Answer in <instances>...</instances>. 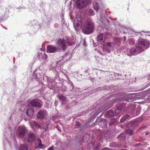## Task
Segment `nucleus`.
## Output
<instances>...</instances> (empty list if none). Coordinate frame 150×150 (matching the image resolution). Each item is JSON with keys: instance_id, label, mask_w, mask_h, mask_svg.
I'll return each instance as SVG.
<instances>
[{"instance_id": "23", "label": "nucleus", "mask_w": 150, "mask_h": 150, "mask_svg": "<svg viewBox=\"0 0 150 150\" xmlns=\"http://www.w3.org/2000/svg\"><path fill=\"white\" fill-rule=\"evenodd\" d=\"M58 98L59 100L63 101H66V97L63 95H61L58 96Z\"/></svg>"}, {"instance_id": "2", "label": "nucleus", "mask_w": 150, "mask_h": 150, "mask_svg": "<svg viewBox=\"0 0 150 150\" xmlns=\"http://www.w3.org/2000/svg\"><path fill=\"white\" fill-rule=\"evenodd\" d=\"M150 45V42L147 40H139L135 45L138 53L144 51L145 49L149 47Z\"/></svg>"}, {"instance_id": "26", "label": "nucleus", "mask_w": 150, "mask_h": 150, "mask_svg": "<svg viewBox=\"0 0 150 150\" xmlns=\"http://www.w3.org/2000/svg\"><path fill=\"white\" fill-rule=\"evenodd\" d=\"M89 14L90 16H92L94 15L93 11L91 9H89L88 11Z\"/></svg>"}, {"instance_id": "1", "label": "nucleus", "mask_w": 150, "mask_h": 150, "mask_svg": "<svg viewBox=\"0 0 150 150\" xmlns=\"http://www.w3.org/2000/svg\"><path fill=\"white\" fill-rule=\"evenodd\" d=\"M76 18L77 21H75L74 24L77 28L81 27L83 31L88 33H91L93 32L95 28L94 24L91 18H87L83 23V19L81 16H77Z\"/></svg>"}, {"instance_id": "5", "label": "nucleus", "mask_w": 150, "mask_h": 150, "mask_svg": "<svg viewBox=\"0 0 150 150\" xmlns=\"http://www.w3.org/2000/svg\"><path fill=\"white\" fill-rule=\"evenodd\" d=\"M90 2V0H82V1H78L76 4L78 8H82L88 5Z\"/></svg>"}, {"instance_id": "7", "label": "nucleus", "mask_w": 150, "mask_h": 150, "mask_svg": "<svg viewBox=\"0 0 150 150\" xmlns=\"http://www.w3.org/2000/svg\"><path fill=\"white\" fill-rule=\"evenodd\" d=\"M38 99H34L32 100L29 103L32 106L40 108L41 107L42 105L41 103L38 101Z\"/></svg>"}, {"instance_id": "4", "label": "nucleus", "mask_w": 150, "mask_h": 150, "mask_svg": "<svg viewBox=\"0 0 150 150\" xmlns=\"http://www.w3.org/2000/svg\"><path fill=\"white\" fill-rule=\"evenodd\" d=\"M106 36V35L103 34H101L98 35L97 38L98 44L104 45Z\"/></svg>"}, {"instance_id": "6", "label": "nucleus", "mask_w": 150, "mask_h": 150, "mask_svg": "<svg viewBox=\"0 0 150 150\" xmlns=\"http://www.w3.org/2000/svg\"><path fill=\"white\" fill-rule=\"evenodd\" d=\"M36 136L32 132L29 133L27 135L25 139L29 143L33 142H34Z\"/></svg>"}, {"instance_id": "21", "label": "nucleus", "mask_w": 150, "mask_h": 150, "mask_svg": "<svg viewBox=\"0 0 150 150\" xmlns=\"http://www.w3.org/2000/svg\"><path fill=\"white\" fill-rule=\"evenodd\" d=\"M67 42L69 46H71L74 44V41L73 39H70L69 38H67Z\"/></svg>"}, {"instance_id": "12", "label": "nucleus", "mask_w": 150, "mask_h": 150, "mask_svg": "<svg viewBox=\"0 0 150 150\" xmlns=\"http://www.w3.org/2000/svg\"><path fill=\"white\" fill-rule=\"evenodd\" d=\"M29 147L26 144H22L20 145L19 150H32L30 149H28Z\"/></svg>"}, {"instance_id": "32", "label": "nucleus", "mask_w": 150, "mask_h": 150, "mask_svg": "<svg viewBox=\"0 0 150 150\" xmlns=\"http://www.w3.org/2000/svg\"><path fill=\"white\" fill-rule=\"evenodd\" d=\"M34 125L38 127H40L39 125L35 122H33Z\"/></svg>"}, {"instance_id": "20", "label": "nucleus", "mask_w": 150, "mask_h": 150, "mask_svg": "<svg viewBox=\"0 0 150 150\" xmlns=\"http://www.w3.org/2000/svg\"><path fill=\"white\" fill-rule=\"evenodd\" d=\"M125 137V134H124L122 133L120 135L118 136V139L120 141H122L124 139Z\"/></svg>"}, {"instance_id": "35", "label": "nucleus", "mask_w": 150, "mask_h": 150, "mask_svg": "<svg viewBox=\"0 0 150 150\" xmlns=\"http://www.w3.org/2000/svg\"><path fill=\"white\" fill-rule=\"evenodd\" d=\"M48 150H54V147L53 146H51L48 149Z\"/></svg>"}, {"instance_id": "22", "label": "nucleus", "mask_w": 150, "mask_h": 150, "mask_svg": "<svg viewBox=\"0 0 150 150\" xmlns=\"http://www.w3.org/2000/svg\"><path fill=\"white\" fill-rule=\"evenodd\" d=\"M93 5L94 9L97 11L99 8V4L97 3L94 2L93 3Z\"/></svg>"}, {"instance_id": "13", "label": "nucleus", "mask_w": 150, "mask_h": 150, "mask_svg": "<svg viewBox=\"0 0 150 150\" xmlns=\"http://www.w3.org/2000/svg\"><path fill=\"white\" fill-rule=\"evenodd\" d=\"M34 112V109L30 108L28 109L27 110L26 112V114L28 116L30 117L33 115Z\"/></svg>"}, {"instance_id": "19", "label": "nucleus", "mask_w": 150, "mask_h": 150, "mask_svg": "<svg viewBox=\"0 0 150 150\" xmlns=\"http://www.w3.org/2000/svg\"><path fill=\"white\" fill-rule=\"evenodd\" d=\"M125 132L129 135L131 136L133 135L134 131L130 129H126L125 131Z\"/></svg>"}, {"instance_id": "30", "label": "nucleus", "mask_w": 150, "mask_h": 150, "mask_svg": "<svg viewBox=\"0 0 150 150\" xmlns=\"http://www.w3.org/2000/svg\"><path fill=\"white\" fill-rule=\"evenodd\" d=\"M146 128L145 126H143L139 128V129L137 130V132L139 131H141Z\"/></svg>"}, {"instance_id": "34", "label": "nucleus", "mask_w": 150, "mask_h": 150, "mask_svg": "<svg viewBox=\"0 0 150 150\" xmlns=\"http://www.w3.org/2000/svg\"><path fill=\"white\" fill-rule=\"evenodd\" d=\"M58 103V101L57 100H55L54 102V104L55 106H57Z\"/></svg>"}, {"instance_id": "10", "label": "nucleus", "mask_w": 150, "mask_h": 150, "mask_svg": "<svg viewBox=\"0 0 150 150\" xmlns=\"http://www.w3.org/2000/svg\"><path fill=\"white\" fill-rule=\"evenodd\" d=\"M137 52L136 48L129 49L128 50L127 54L129 56H131L134 55Z\"/></svg>"}, {"instance_id": "18", "label": "nucleus", "mask_w": 150, "mask_h": 150, "mask_svg": "<svg viewBox=\"0 0 150 150\" xmlns=\"http://www.w3.org/2000/svg\"><path fill=\"white\" fill-rule=\"evenodd\" d=\"M129 115L126 114L124 115L123 117H122L120 120V121L121 122H123L124 121L126 120L127 119L129 120Z\"/></svg>"}, {"instance_id": "24", "label": "nucleus", "mask_w": 150, "mask_h": 150, "mask_svg": "<svg viewBox=\"0 0 150 150\" xmlns=\"http://www.w3.org/2000/svg\"><path fill=\"white\" fill-rule=\"evenodd\" d=\"M38 147H40L41 148H42V146H44V145L43 144H42V141L41 139L39 138L38 139Z\"/></svg>"}, {"instance_id": "3", "label": "nucleus", "mask_w": 150, "mask_h": 150, "mask_svg": "<svg viewBox=\"0 0 150 150\" xmlns=\"http://www.w3.org/2000/svg\"><path fill=\"white\" fill-rule=\"evenodd\" d=\"M56 44L64 51L67 49L66 41L64 39H59L57 42Z\"/></svg>"}, {"instance_id": "15", "label": "nucleus", "mask_w": 150, "mask_h": 150, "mask_svg": "<svg viewBox=\"0 0 150 150\" xmlns=\"http://www.w3.org/2000/svg\"><path fill=\"white\" fill-rule=\"evenodd\" d=\"M38 57L40 58L46 59L47 58V56L45 53L39 52L38 53Z\"/></svg>"}, {"instance_id": "16", "label": "nucleus", "mask_w": 150, "mask_h": 150, "mask_svg": "<svg viewBox=\"0 0 150 150\" xmlns=\"http://www.w3.org/2000/svg\"><path fill=\"white\" fill-rule=\"evenodd\" d=\"M101 122L100 123H101L100 124L102 128H105L107 127V122L106 120L104 119H103L102 120L100 121Z\"/></svg>"}, {"instance_id": "28", "label": "nucleus", "mask_w": 150, "mask_h": 150, "mask_svg": "<svg viewBox=\"0 0 150 150\" xmlns=\"http://www.w3.org/2000/svg\"><path fill=\"white\" fill-rule=\"evenodd\" d=\"M113 45V43L112 42H108L107 44V45L109 47H112V46Z\"/></svg>"}, {"instance_id": "31", "label": "nucleus", "mask_w": 150, "mask_h": 150, "mask_svg": "<svg viewBox=\"0 0 150 150\" xmlns=\"http://www.w3.org/2000/svg\"><path fill=\"white\" fill-rule=\"evenodd\" d=\"M80 123L79 122H76V127L77 128L79 127L80 126Z\"/></svg>"}, {"instance_id": "17", "label": "nucleus", "mask_w": 150, "mask_h": 150, "mask_svg": "<svg viewBox=\"0 0 150 150\" xmlns=\"http://www.w3.org/2000/svg\"><path fill=\"white\" fill-rule=\"evenodd\" d=\"M106 115L107 117L109 118L114 116L113 112L112 110H109L107 111Z\"/></svg>"}, {"instance_id": "29", "label": "nucleus", "mask_w": 150, "mask_h": 150, "mask_svg": "<svg viewBox=\"0 0 150 150\" xmlns=\"http://www.w3.org/2000/svg\"><path fill=\"white\" fill-rule=\"evenodd\" d=\"M122 106H118L117 107L116 109L115 110H119V111H121V110H122Z\"/></svg>"}, {"instance_id": "37", "label": "nucleus", "mask_w": 150, "mask_h": 150, "mask_svg": "<svg viewBox=\"0 0 150 150\" xmlns=\"http://www.w3.org/2000/svg\"><path fill=\"white\" fill-rule=\"evenodd\" d=\"M149 133L148 132H145V135L146 136L147 135L149 134Z\"/></svg>"}, {"instance_id": "11", "label": "nucleus", "mask_w": 150, "mask_h": 150, "mask_svg": "<svg viewBox=\"0 0 150 150\" xmlns=\"http://www.w3.org/2000/svg\"><path fill=\"white\" fill-rule=\"evenodd\" d=\"M138 121L135 120L130 122L128 124V126L132 127V128H134L138 125Z\"/></svg>"}, {"instance_id": "8", "label": "nucleus", "mask_w": 150, "mask_h": 150, "mask_svg": "<svg viewBox=\"0 0 150 150\" xmlns=\"http://www.w3.org/2000/svg\"><path fill=\"white\" fill-rule=\"evenodd\" d=\"M26 133L25 129L23 127H21L19 128V135L20 137H24Z\"/></svg>"}, {"instance_id": "33", "label": "nucleus", "mask_w": 150, "mask_h": 150, "mask_svg": "<svg viewBox=\"0 0 150 150\" xmlns=\"http://www.w3.org/2000/svg\"><path fill=\"white\" fill-rule=\"evenodd\" d=\"M120 111H119V110H115V115H117L118 114Z\"/></svg>"}, {"instance_id": "38", "label": "nucleus", "mask_w": 150, "mask_h": 150, "mask_svg": "<svg viewBox=\"0 0 150 150\" xmlns=\"http://www.w3.org/2000/svg\"><path fill=\"white\" fill-rule=\"evenodd\" d=\"M83 44H84V46H86V42H84Z\"/></svg>"}, {"instance_id": "9", "label": "nucleus", "mask_w": 150, "mask_h": 150, "mask_svg": "<svg viewBox=\"0 0 150 150\" xmlns=\"http://www.w3.org/2000/svg\"><path fill=\"white\" fill-rule=\"evenodd\" d=\"M47 50L50 53H54L56 52L57 50V47L55 46L49 45L47 47Z\"/></svg>"}, {"instance_id": "36", "label": "nucleus", "mask_w": 150, "mask_h": 150, "mask_svg": "<svg viewBox=\"0 0 150 150\" xmlns=\"http://www.w3.org/2000/svg\"><path fill=\"white\" fill-rule=\"evenodd\" d=\"M100 150H111V149L109 148H104L103 149H101Z\"/></svg>"}, {"instance_id": "14", "label": "nucleus", "mask_w": 150, "mask_h": 150, "mask_svg": "<svg viewBox=\"0 0 150 150\" xmlns=\"http://www.w3.org/2000/svg\"><path fill=\"white\" fill-rule=\"evenodd\" d=\"M37 118L40 119H42L44 117V112L43 111L40 110L38 112L37 116Z\"/></svg>"}, {"instance_id": "25", "label": "nucleus", "mask_w": 150, "mask_h": 150, "mask_svg": "<svg viewBox=\"0 0 150 150\" xmlns=\"http://www.w3.org/2000/svg\"><path fill=\"white\" fill-rule=\"evenodd\" d=\"M145 144V143L144 142H142V143L136 144L135 145V146L136 147H137L139 146H140L144 145Z\"/></svg>"}, {"instance_id": "27", "label": "nucleus", "mask_w": 150, "mask_h": 150, "mask_svg": "<svg viewBox=\"0 0 150 150\" xmlns=\"http://www.w3.org/2000/svg\"><path fill=\"white\" fill-rule=\"evenodd\" d=\"M95 148L97 150L100 149V148H101V147L100 145L99 144H98L96 145V146H95Z\"/></svg>"}]
</instances>
